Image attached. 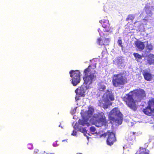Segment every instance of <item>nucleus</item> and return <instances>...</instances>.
<instances>
[{
    "mask_svg": "<svg viewBox=\"0 0 154 154\" xmlns=\"http://www.w3.org/2000/svg\"><path fill=\"white\" fill-rule=\"evenodd\" d=\"M106 134L108 136L106 140L107 143V145L111 146L116 141L115 135L113 132L109 131H108Z\"/></svg>",
    "mask_w": 154,
    "mask_h": 154,
    "instance_id": "obj_12",
    "label": "nucleus"
},
{
    "mask_svg": "<svg viewBox=\"0 0 154 154\" xmlns=\"http://www.w3.org/2000/svg\"><path fill=\"white\" fill-rule=\"evenodd\" d=\"M145 148L140 147L139 151H137L135 154H149V151L146 149V148L148 146V143H146L144 145Z\"/></svg>",
    "mask_w": 154,
    "mask_h": 154,
    "instance_id": "obj_18",
    "label": "nucleus"
},
{
    "mask_svg": "<svg viewBox=\"0 0 154 154\" xmlns=\"http://www.w3.org/2000/svg\"><path fill=\"white\" fill-rule=\"evenodd\" d=\"M94 109L93 108L90 107L89 108L88 111L87 112V115L85 117L83 118L82 119H79L78 121L79 123L82 126H86L88 127L89 124L88 121L90 118H91L93 115Z\"/></svg>",
    "mask_w": 154,
    "mask_h": 154,
    "instance_id": "obj_8",
    "label": "nucleus"
},
{
    "mask_svg": "<svg viewBox=\"0 0 154 154\" xmlns=\"http://www.w3.org/2000/svg\"><path fill=\"white\" fill-rule=\"evenodd\" d=\"M154 11V6L150 5V2H148L145 5L143 11L142 12L139 17L144 19L146 17L147 18L148 16H151Z\"/></svg>",
    "mask_w": 154,
    "mask_h": 154,
    "instance_id": "obj_7",
    "label": "nucleus"
},
{
    "mask_svg": "<svg viewBox=\"0 0 154 154\" xmlns=\"http://www.w3.org/2000/svg\"><path fill=\"white\" fill-rule=\"evenodd\" d=\"M105 8H106V6H105V7L104 6V11H105V12H107V11H108L107 10H106L105 9Z\"/></svg>",
    "mask_w": 154,
    "mask_h": 154,
    "instance_id": "obj_35",
    "label": "nucleus"
},
{
    "mask_svg": "<svg viewBox=\"0 0 154 154\" xmlns=\"http://www.w3.org/2000/svg\"><path fill=\"white\" fill-rule=\"evenodd\" d=\"M57 141H56L54 142L53 143V146L54 147H56L58 146V144H57Z\"/></svg>",
    "mask_w": 154,
    "mask_h": 154,
    "instance_id": "obj_30",
    "label": "nucleus"
},
{
    "mask_svg": "<svg viewBox=\"0 0 154 154\" xmlns=\"http://www.w3.org/2000/svg\"><path fill=\"white\" fill-rule=\"evenodd\" d=\"M104 102V103H102V104L104 109L108 108L109 106L112 105V103L110 102H106L105 101Z\"/></svg>",
    "mask_w": 154,
    "mask_h": 154,
    "instance_id": "obj_24",
    "label": "nucleus"
},
{
    "mask_svg": "<svg viewBox=\"0 0 154 154\" xmlns=\"http://www.w3.org/2000/svg\"><path fill=\"white\" fill-rule=\"evenodd\" d=\"M91 67V66L89 65L87 68L84 70L83 77L84 83L79 88H77L75 91L76 94L81 97L85 96V94L91 88V85L96 79V75L95 73L90 72V68Z\"/></svg>",
    "mask_w": 154,
    "mask_h": 154,
    "instance_id": "obj_2",
    "label": "nucleus"
},
{
    "mask_svg": "<svg viewBox=\"0 0 154 154\" xmlns=\"http://www.w3.org/2000/svg\"><path fill=\"white\" fill-rule=\"evenodd\" d=\"M98 32L99 33L100 35L101 36L102 35V32H101V30H100V28H98Z\"/></svg>",
    "mask_w": 154,
    "mask_h": 154,
    "instance_id": "obj_32",
    "label": "nucleus"
},
{
    "mask_svg": "<svg viewBox=\"0 0 154 154\" xmlns=\"http://www.w3.org/2000/svg\"><path fill=\"white\" fill-rule=\"evenodd\" d=\"M28 148L29 149H32L33 148V146L32 144V143H29L27 145Z\"/></svg>",
    "mask_w": 154,
    "mask_h": 154,
    "instance_id": "obj_28",
    "label": "nucleus"
},
{
    "mask_svg": "<svg viewBox=\"0 0 154 154\" xmlns=\"http://www.w3.org/2000/svg\"><path fill=\"white\" fill-rule=\"evenodd\" d=\"M117 44L118 45L122 48V49L123 48V46L122 45V41L121 37H119V39L117 41Z\"/></svg>",
    "mask_w": 154,
    "mask_h": 154,
    "instance_id": "obj_26",
    "label": "nucleus"
},
{
    "mask_svg": "<svg viewBox=\"0 0 154 154\" xmlns=\"http://www.w3.org/2000/svg\"><path fill=\"white\" fill-rule=\"evenodd\" d=\"M135 133L134 132H131L128 135V137L127 139L128 141H133L135 138Z\"/></svg>",
    "mask_w": 154,
    "mask_h": 154,
    "instance_id": "obj_20",
    "label": "nucleus"
},
{
    "mask_svg": "<svg viewBox=\"0 0 154 154\" xmlns=\"http://www.w3.org/2000/svg\"><path fill=\"white\" fill-rule=\"evenodd\" d=\"M98 32L99 33L100 35L101 36L102 35V32H101V30H100V28H98Z\"/></svg>",
    "mask_w": 154,
    "mask_h": 154,
    "instance_id": "obj_33",
    "label": "nucleus"
},
{
    "mask_svg": "<svg viewBox=\"0 0 154 154\" xmlns=\"http://www.w3.org/2000/svg\"><path fill=\"white\" fill-rule=\"evenodd\" d=\"M38 151H39V150L38 149H36V150H35V152L36 153H37L38 152Z\"/></svg>",
    "mask_w": 154,
    "mask_h": 154,
    "instance_id": "obj_36",
    "label": "nucleus"
},
{
    "mask_svg": "<svg viewBox=\"0 0 154 154\" xmlns=\"http://www.w3.org/2000/svg\"><path fill=\"white\" fill-rule=\"evenodd\" d=\"M100 91H103L106 89V86L103 84H101L99 88Z\"/></svg>",
    "mask_w": 154,
    "mask_h": 154,
    "instance_id": "obj_27",
    "label": "nucleus"
},
{
    "mask_svg": "<svg viewBox=\"0 0 154 154\" xmlns=\"http://www.w3.org/2000/svg\"><path fill=\"white\" fill-rule=\"evenodd\" d=\"M65 141V140H63L62 141Z\"/></svg>",
    "mask_w": 154,
    "mask_h": 154,
    "instance_id": "obj_41",
    "label": "nucleus"
},
{
    "mask_svg": "<svg viewBox=\"0 0 154 154\" xmlns=\"http://www.w3.org/2000/svg\"><path fill=\"white\" fill-rule=\"evenodd\" d=\"M147 61L150 64H154V55L151 54L149 55L147 57Z\"/></svg>",
    "mask_w": 154,
    "mask_h": 154,
    "instance_id": "obj_19",
    "label": "nucleus"
},
{
    "mask_svg": "<svg viewBox=\"0 0 154 154\" xmlns=\"http://www.w3.org/2000/svg\"><path fill=\"white\" fill-rule=\"evenodd\" d=\"M110 42L109 38H106L104 39V41L102 40L101 38H98L97 39V43L98 45L101 47L102 45H108V44Z\"/></svg>",
    "mask_w": 154,
    "mask_h": 154,
    "instance_id": "obj_17",
    "label": "nucleus"
},
{
    "mask_svg": "<svg viewBox=\"0 0 154 154\" xmlns=\"http://www.w3.org/2000/svg\"><path fill=\"white\" fill-rule=\"evenodd\" d=\"M144 42L137 40L134 41V44L135 47L137 48L139 51H141L143 50L145 47Z\"/></svg>",
    "mask_w": 154,
    "mask_h": 154,
    "instance_id": "obj_16",
    "label": "nucleus"
},
{
    "mask_svg": "<svg viewBox=\"0 0 154 154\" xmlns=\"http://www.w3.org/2000/svg\"><path fill=\"white\" fill-rule=\"evenodd\" d=\"M108 116L110 120L116 123V125L119 126L122 124L123 115L118 108L112 109L109 113Z\"/></svg>",
    "mask_w": 154,
    "mask_h": 154,
    "instance_id": "obj_4",
    "label": "nucleus"
},
{
    "mask_svg": "<svg viewBox=\"0 0 154 154\" xmlns=\"http://www.w3.org/2000/svg\"><path fill=\"white\" fill-rule=\"evenodd\" d=\"M76 95L75 97V99L76 100H78L80 99L79 97L81 96L79 95L76 94Z\"/></svg>",
    "mask_w": 154,
    "mask_h": 154,
    "instance_id": "obj_31",
    "label": "nucleus"
},
{
    "mask_svg": "<svg viewBox=\"0 0 154 154\" xmlns=\"http://www.w3.org/2000/svg\"><path fill=\"white\" fill-rule=\"evenodd\" d=\"M104 100L106 102L112 101L114 100V96L111 91H107L104 94Z\"/></svg>",
    "mask_w": 154,
    "mask_h": 154,
    "instance_id": "obj_14",
    "label": "nucleus"
},
{
    "mask_svg": "<svg viewBox=\"0 0 154 154\" xmlns=\"http://www.w3.org/2000/svg\"><path fill=\"white\" fill-rule=\"evenodd\" d=\"M148 104L147 107L143 109V112L146 115H150L154 113V98L149 99Z\"/></svg>",
    "mask_w": 154,
    "mask_h": 154,
    "instance_id": "obj_9",
    "label": "nucleus"
},
{
    "mask_svg": "<svg viewBox=\"0 0 154 154\" xmlns=\"http://www.w3.org/2000/svg\"><path fill=\"white\" fill-rule=\"evenodd\" d=\"M99 22L101 24L102 26L104 28V32H111V31H110L111 27H109V21L108 20L103 19L100 20Z\"/></svg>",
    "mask_w": 154,
    "mask_h": 154,
    "instance_id": "obj_13",
    "label": "nucleus"
},
{
    "mask_svg": "<svg viewBox=\"0 0 154 154\" xmlns=\"http://www.w3.org/2000/svg\"><path fill=\"white\" fill-rule=\"evenodd\" d=\"M87 63V62H85V63Z\"/></svg>",
    "mask_w": 154,
    "mask_h": 154,
    "instance_id": "obj_42",
    "label": "nucleus"
},
{
    "mask_svg": "<svg viewBox=\"0 0 154 154\" xmlns=\"http://www.w3.org/2000/svg\"><path fill=\"white\" fill-rule=\"evenodd\" d=\"M127 74L125 70L118 71L117 74H113L112 77L113 86L118 87L124 85L127 82Z\"/></svg>",
    "mask_w": 154,
    "mask_h": 154,
    "instance_id": "obj_3",
    "label": "nucleus"
},
{
    "mask_svg": "<svg viewBox=\"0 0 154 154\" xmlns=\"http://www.w3.org/2000/svg\"><path fill=\"white\" fill-rule=\"evenodd\" d=\"M71 78V83L74 86H76L80 82L81 73L78 70H72L69 72Z\"/></svg>",
    "mask_w": 154,
    "mask_h": 154,
    "instance_id": "obj_6",
    "label": "nucleus"
},
{
    "mask_svg": "<svg viewBox=\"0 0 154 154\" xmlns=\"http://www.w3.org/2000/svg\"><path fill=\"white\" fill-rule=\"evenodd\" d=\"M48 154H54L50 153Z\"/></svg>",
    "mask_w": 154,
    "mask_h": 154,
    "instance_id": "obj_40",
    "label": "nucleus"
},
{
    "mask_svg": "<svg viewBox=\"0 0 154 154\" xmlns=\"http://www.w3.org/2000/svg\"><path fill=\"white\" fill-rule=\"evenodd\" d=\"M133 55L135 58V60L138 61L139 60L142 59V56L137 53L134 52L133 54Z\"/></svg>",
    "mask_w": 154,
    "mask_h": 154,
    "instance_id": "obj_23",
    "label": "nucleus"
},
{
    "mask_svg": "<svg viewBox=\"0 0 154 154\" xmlns=\"http://www.w3.org/2000/svg\"><path fill=\"white\" fill-rule=\"evenodd\" d=\"M123 148L124 150H125V149H126V147L125 148V146H123Z\"/></svg>",
    "mask_w": 154,
    "mask_h": 154,
    "instance_id": "obj_37",
    "label": "nucleus"
},
{
    "mask_svg": "<svg viewBox=\"0 0 154 154\" xmlns=\"http://www.w3.org/2000/svg\"><path fill=\"white\" fill-rule=\"evenodd\" d=\"M91 61V60H90V61Z\"/></svg>",
    "mask_w": 154,
    "mask_h": 154,
    "instance_id": "obj_44",
    "label": "nucleus"
},
{
    "mask_svg": "<svg viewBox=\"0 0 154 154\" xmlns=\"http://www.w3.org/2000/svg\"><path fill=\"white\" fill-rule=\"evenodd\" d=\"M76 154H82V153H78Z\"/></svg>",
    "mask_w": 154,
    "mask_h": 154,
    "instance_id": "obj_38",
    "label": "nucleus"
},
{
    "mask_svg": "<svg viewBox=\"0 0 154 154\" xmlns=\"http://www.w3.org/2000/svg\"><path fill=\"white\" fill-rule=\"evenodd\" d=\"M77 126H74L73 128L74 130L73 131L72 133L71 134V135H73L74 136H76L77 135V132L76 131V130H78L77 131H79L80 132H82L84 134V135L87 137L88 139L89 138V137H87L86 134H88V135H90L88 133L86 132V130L85 129V127H84V126H82V125L79 124Z\"/></svg>",
    "mask_w": 154,
    "mask_h": 154,
    "instance_id": "obj_10",
    "label": "nucleus"
},
{
    "mask_svg": "<svg viewBox=\"0 0 154 154\" xmlns=\"http://www.w3.org/2000/svg\"><path fill=\"white\" fill-rule=\"evenodd\" d=\"M151 140L150 139L149 140V142H150Z\"/></svg>",
    "mask_w": 154,
    "mask_h": 154,
    "instance_id": "obj_39",
    "label": "nucleus"
},
{
    "mask_svg": "<svg viewBox=\"0 0 154 154\" xmlns=\"http://www.w3.org/2000/svg\"><path fill=\"white\" fill-rule=\"evenodd\" d=\"M146 48L147 51H148L149 52H150L152 50L153 46L151 43H149L148 42H147Z\"/></svg>",
    "mask_w": 154,
    "mask_h": 154,
    "instance_id": "obj_21",
    "label": "nucleus"
},
{
    "mask_svg": "<svg viewBox=\"0 0 154 154\" xmlns=\"http://www.w3.org/2000/svg\"><path fill=\"white\" fill-rule=\"evenodd\" d=\"M92 120L95 126L97 127H101L104 125L107 126V123L106 118L104 113L102 112H99L95 114L92 117L91 119Z\"/></svg>",
    "mask_w": 154,
    "mask_h": 154,
    "instance_id": "obj_5",
    "label": "nucleus"
},
{
    "mask_svg": "<svg viewBox=\"0 0 154 154\" xmlns=\"http://www.w3.org/2000/svg\"><path fill=\"white\" fill-rule=\"evenodd\" d=\"M145 91L143 89L134 90L126 94L123 98L124 101L130 108L134 111L137 110L136 102H140L146 97Z\"/></svg>",
    "mask_w": 154,
    "mask_h": 154,
    "instance_id": "obj_1",
    "label": "nucleus"
},
{
    "mask_svg": "<svg viewBox=\"0 0 154 154\" xmlns=\"http://www.w3.org/2000/svg\"><path fill=\"white\" fill-rule=\"evenodd\" d=\"M150 70L149 69H146L143 71V75L145 80L150 81L152 79V75L150 72Z\"/></svg>",
    "mask_w": 154,
    "mask_h": 154,
    "instance_id": "obj_15",
    "label": "nucleus"
},
{
    "mask_svg": "<svg viewBox=\"0 0 154 154\" xmlns=\"http://www.w3.org/2000/svg\"><path fill=\"white\" fill-rule=\"evenodd\" d=\"M98 32L99 33L100 35L101 36L102 35V32H101V30H100V28H98Z\"/></svg>",
    "mask_w": 154,
    "mask_h": 154,
    "instance_id": "obj_34",
    "label": "nucleus"
},
{
    "mask_svg": "<svg viewBox=\"0 0 154 154\" xmlns=\"http://www.w3.org/2000/svg\"><path fill=\"white\" fill-rule=\"evenodd\" d=\"M61 128H63L62 126H61Z\"/></svg>",
    "mask_w": 154,
    "mask_h": 154,
    "instance_id": "obj_43",
    "label": "nucleus"
},
{
    "mask_svg": "<svg viewBox=\"0 0 154 154\" xmlns=\"http://www.w3.org/2000/svg\"><path fill=\"white\" fill-rule=\"evenodd\" d=\"M90 130L91 133L92 134H94L97 132L94 126H91L90 128Z\"/></svg>",
    "mask_w": 154,
    "mask_h": 154,
    "instance_id": "obj_25",
    "label": "nucleus"
},
{
    "mask_svg": "<svg viewBox=\"0 0 154 154\" xmlns=\"http://www.w3.org/2000/svg\"><path fill=\"white\" fill-rule=\"evenodd\" d=\"M113 61L114 64L121 68L125 67L126 63L124 58L122 56L116 57Z\"/></svg>",
    "mask_w": 154,
    "mask_h": 154,
    "instance_id": "obj_11",
    "label": "nucleus"
},
{
    "mask_svg": "<svg viewBox=\"0 0 154 154\" xmlns=\"http://www.w3.org/2000/svg\"><path fill=\"white\" fill-rule=\"evenodd\" d=\"M137 15V14H129L128 15L126 19V21L128 22H131L133 19H134L135 16Z\"/></svg>",
    "mask_w": 154,
    "mask_h": 154,
    "instance_id": "obj_22",
    "label": "nucleus"
},
{
    "mask_svg": "<svg viewBox=\"0 0 154 154\" xmlns=\"http://www.w3.org/2000/svg\"><path fill=\"white\" fill-rule=\"evenodd\" d=\"M76 109L77 107H75L73 109H72L70 112L71 113L72 115H73L74 114H75L76 112Z\"/></svg>",
    "mask_w": 154,
    "mask_h": 154,
    "instance_id": "obj_29",
    "label": "nucleus"
}]
</instances>
